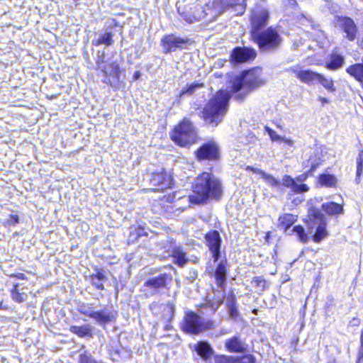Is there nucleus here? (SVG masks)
<instances>
[{
	"label": "nucleus",
	"instance_id": "nucleus-36",
	"mask_svg": "<svg viewBox=\"0 0 363 363\" xmlns=\"http://www.w3.org/2000/svg\"><path fill=\"white\" fill-rule=\"evenodd\" d=\"M11 296L16 302L22 303L25 301L27 296L25 293L19 292L17 285H15L14 288L11 290Z\"/></svg>",
	"mask_w": 363,
	"mask_h": 363
},
{
	"label": "nucleus",
	"instance_id": "nucleus-53",
	"mask_svg": "<svg viewBox=\"0 0 363 363\" xmlns=\"http://www.w3.org/2000/svg\"><path fill=\"white\" fill-rule=\"evenodd\" d=\"M7 307L4 305L3 300L0 299V309H6Z\"/></svg>",
	"mask_w": 363,
	"mask_h": 363
},
{
	"label": "nucleus",
	"instance_id": "nucleus-43",
	"mask_svg": "<svg viewBox=\"0 0 363 363\" xmlns=\"http://www.w3.org/2000/svg\"><path fill=\"white\" fill-rule=\"evenodd\" d=\"M91 284L98 289L103 290L104 289V286L103 284V281L101 280H98L96 279L91 278Z\"/></svg>",
	"mask_w": 363,
	"mask_h": 363
},
{
	"label": "nucleus",
	"instance_id": "nucleus-31",
	"mask_svg": "<svg viewBox=\"0 0 363 363\" xmlns=\"http://www.w3.org/2000/svg\"><path fill=\"white\" fill-rule=\"evenodd\" d=\"M112 43L113 39L111 33H106L100 35L96 40H94L92 41V44L95 46H99L103 44L108 46L112 45Z\"/></svg>",
	"mask_w": 363,
	"mask_h": 363
},
{
	"label": "nucleus",
	"instance_id": "nucleus-42",
	"mask_svg": "<svg viewBox=\"0 0 363 363\" xmlns=\"http://www.w3.org/2000/svg\"><path fill=\"white\" fill-rule=\"evenodd\" d=\"M252 284L256 286L261 288L262 290L265 286V281L262 277H255L252 279Z\"/></svg>",
	"mask_w": 363,
	"mask_h": 363
},
{
	"label": "nucleus",
	"instance_id": "nucleus-41",
	"mask_svg": "<svg viewBox=\"0 0 363 363\" xmlns=\"http://www.w3.org/2000/svg\"><path fill=\"white\" fill-rule=\"evenodd\" d=\"M152 181L155 184H162V186H167L169 184V180H167L162 174L155 175L153 177Z\"/></svg>",
	"mask_w": 363,
	"mask_h": 363
},
{
	"label": "nucleus",
	"instance_id": "nucleus-10",
	"mask_svg": "<svg viewBox=\"0 0 363 363\" xmlns=\"http://www.w3.org/2000/svg\"><path fill=\"white\" fill-rule=\"evenodd\" d=\"M172 280L170 274L163 273L149 278L144 283V286L150 290L152 295L158 294L161 289L167 287V281Z\"/></svg>",
	"mask_w": 363,
	"mask_h": 363
},
{
	"label": "nucleus",
	"instance_id": "nucleus-52",
	"mask_svg": "<svg viewBox=\"0 0 363 363\" xmlns=\"http://www.w3.org/2000/svg\"><path fill=\"white\" fill-rule=\"evenodd\" d=\"M306 177H304L303 175H301V176H298V177H296V180L298 181V182H302L305 179Z\"/></svg>",
	"mask_w": 363,
	"mask_h": 363
},
{
	"label": "nucleus",
	"instance_id": "nucleus-26",
	"mask_svg": "<svg viewBox=\"0 0 363 363\" xmlns=\"http://www.w3.org/2000/svg\"><path fill=\"white\" fill-rule=\"evenodd\" d=\"M69 330L80 337H92V328L89 325H84L81 326L72 325L70 327Z\"/></svg>",
	"mask_w": 363,
	"mask_h": 363
},
{
	"label": "nucleus",
	"instance_id": "nucleus-3",
	"mask_svg": "<svg viewBox=\"0 0 363 363\" xmlns=\"http://www.w3.org/2000/svg\"><path fill=\"white\" fill-rule=\"evenodd\" d=\"M230 99V94L228 91L217 92L203 108L204 121L212 126L218 125L227 113Z\"/></svg>",
	"mask_w": 363,
	"mask_h": 363
},
{
	"label": "nucleus",
	"instance_id": "nucleus-2",
	"mask_svg": "<svg viewBox=\"0 0 363 363\" xmlns=\"http://www.w3.org/2000/svg\"><path fill=\"white\" fill-rule=\"evenodd\" d=\"M262 69L256 67L244 71L236 76L232 82L231 91L235 99L242 101L253 90L264 84Z\"/></svg>",
	"mask_w": 363,
	"mask_h": 363
},
{
	"label": "nucleus",
	"instance_id": "nucleus-21",
	"mask_svg": "<svg viewBox=\"0 0 363 363\" xmlns=\"http://www.w3.org/2000/svg\"><path fill=\"white\" fill-rule=\"evenodd\" d=\"M346 72L353 77L357 81L363 82V60L360 63L349 66Z\"/></svg>",
	"mask_w": 363,
	"mask_h": 363
},
{
	"label": "nucleus",
	"instance_id": "nucleus-4",
	"mask_svg": "<svg viewBox=\"0 0 363 363\" xmlns=\"http://www.w3.org/2000/svg\"><path fill=\"white\" fill-rule=\"evenodd\" d=\"M263 52H273L279 50L282 43V38L279 31L273 27L260 31L250 36Z\"/></svg>",
	"mask_w": 363,
	"mask_h": 363
},
{
	"label": "nucleus",
	"instance_id": "nucleus-23",
	"mask_svg": "<svg viewBox=\"0 0 363 363\" xmlns=\"http://www.w3.org/2000/svg\"><path fill=\"white\" fill-rule=\"evenodd\" d=\"M318 76V73L311 70H300V72H297V78L301 82L308 84H313L316 82Z\"/></svg>",
	"mask_w": 363,
	"mask_h": 363
},
{
	"label": "nucleus",
	"instance_id": "nucleus-8",
	"mask_svg": "<svg viewBox=\"0 0 363 363\" xmlns=\"http://www.w3.org/2000/svg\"><path fill=\"white\" fill-rule=\"evenodd\" d=\"M214 323L206 320L194 312L187 313L182 323V329L189 334H199L203 330L213 328Z\"/></svg>",
	"mask_w": 363,
	"mask_h": 363
},
{
	"label": "nucleus",
	"instance_id": "nucleus-15",
	"mask_svg": "<svg viewBox=\"0 0 363 363\" xmlns=\"http://www.w3.org/2000/svg\"><path fill=\"white\" fill-rule=\"evenodd\" d=\"M340 26L346 33V37L350 40H354L356 38L357 29L354 21L348 17L340 19Z\"/></svg>",
	"mask_w": 363,
	"mask_h": 363
},
{
	"label": "nucleus",
	"instance_id": "nucleus-27",
	"mask_svg": "<svg viewBox=\"0 0 363 363\" xmlns=\"http://www.w3.org/2000/svg\"><path fill=\"white\" fill-rule=\"evenodd\" d=\"M172 257L174 259V263L179 267H184L189 261L186 257V253L181 247H175L172 251Z\"/></svg>",
	"mask_w": 363,
	"mask_h": 363
},
{
	"label": "nucleus",
	"instance_id": "nucleus-5",
	"mask_svg": "<svg viewBox=\"0 0 363 363\" xmlns=\"http://www.w3.org/2000/svg\"><path fill=\"white\" fill-rule=\"evenodd\" d=\"M172 140L181 147H187L195 143L198 140L196 127L187 118H184L177 125L172 135Z\"/></svg>",
	"mask_w": 363,
	"mask_h": 363
},
{
	"label": "nucleus",
	"instance_id": "nucleus-29",
	"mask_svg": "<svg viewBox=\"0 0 363 363\" xmlns=\"http://www.w3.org/2000/svg\"><path fill=\"white\" fill-rule=\"evenodd\" d=\"M316 82L320 84L326 90L330 92L333 93L336 91L333 80L331 78H327L323 75L318 74Z\"/></svg>",
	"mask_w": 363,
	"mask_h": 363
},
{
	"label": "nucleus",
	"instance_id": "nucleus-47",
	"mask_svg": "<svg viewBox=\"0 0 363 363\" xmlns=\"http://www.w3.org/2000/svg\"><path fill=\"white\" fill-rule=\"evenodd\" d=\"M281 142H284V143H286V145H288L289 146H292L294 145L293 140H291V139H289V138H284V137H283V140H281Z\"/></svg>",
	"mask_w": 363,
	"mask_h": 363
},
{
	"label": "nucleus",
	"instance_id": "nucleus-51",
	"mask_svg": "<svg viewBox=\"0 0 363 363\" xmlns=\"http://www.w3.org/2000/svg\"><path fill=\"white\" fill-rule=\"evenodd\" d=\"M319 100L322 102L323 104H327L328 102V100L324 97H320Z\"/></svg>",
	"mask_w": 363,
	"mask_h": 363
},
{
	"label": "nucleus",
	"instance_id": "nucleus-48",
	"mask_svg": "<svg viewBox=\"0 0 363 363\" xmlns=\"http://www.w3.org/2000/svg\"><path fill=\"white\" fill-rule=\"evenodd\" d=\"M285 2L291 6H296L297 5L296 0H285Z\"/></svg>",
	"mask_w": 363,
	"mask_h": 363
},
{
	"label": "nucleus",
	"instance_id": "nucleus-44",
	"mask_svg": "<svg viewBox=\"0 0 363 363\" xmlns=\"http://www.w3.org/2000/svg\"><path fill=\"white\" fill-rule=\"evenodd\" d=\"M363 171V164H357V175L355 181L357 184H359L360 182V176Z\"/></svg>",
	"mask_w": 363,
	"mask_h": 363
},
{
	"label": "nucleus",
	"instance_id": "nucleus-56",
	"mask_svg": "<svg viewBox=\"0 0 363 363\" xmlns=\"http://www.w3.org/2000/svg\"><path fill=\"white\" fill-rule=\"evenodd\" d=\"M362 47L363 48V38H362Z\"/></svg>",
	"mask_w": 363,
	"mask_h": 363
},
{
	"label": "nucleus",
	"instance_id": "nucleus-39",
	"mask_svg": "<svg viewBox=\"0 0 363 363\" xmlns=\"http://www.w3.org/2000/svg\"><path fill=\"white\" fill-rule=\"evenodd\" d=\"M265 130H266V132L267 133V134L269 135L270 139L272 141L281 142V140H283V137L282 136H281L279 134H277L276 131H274V130H272L269 127L266 126L265 127Z\"/></svg>",
	"mask_w": 363,
	"mask_h": 363
},
{
	"label": "nucleus",
	"instance_id": "nucleus-40",
	"mask_svg": "<svg viewBox=\"0 0 363 363\" xmlns=\"http://www.w3.org/2000/svg\"><path fill=\"white\" fill-rule=\"evenodd\" d=\"M206 15H207V13H205V14H203V15H199V16L191 15V14H188V13H182L184 19L190 23H194L196 21H199V19H201L202 18H204Z\"/></svg>",
	"mask_w": 363,
	"mask_h": 363
},
{
	"label": "nucleus",
	"instance_id": "nucleus-17",
	"mask_svg": "<svg viewBox=\"0 0 363 363\" xmlns=\"http://www.w3.org/2000/svg\"><path fill=\"white\" fill-rule=\"evenodd\" d=\"M226 349L231 352H244L245 351V344L238 337L234 336L225 342Z\"/></svg>",
	"mask_w": 363,
	"mask_h": 363
},
{
	"label": "nucleus",
	"instance_id": "nucleus-28",
	"mask_svg": "<svg viewBox=\"0 0 363 363\" xmlns=\"http://www.w3.org/2000/svg\"><path fill=\"white\" fill-rule=\"evenodd\" d=\"M196 350L199 355L206 359L211 357L213 353V349L206 342H200L197 344Z\"/></svg>",
	"mask_w": 363,
	"mask_h": 363
},
{
	"label": "nucleus",
	"instance_id": "nucleus-22",
	"mask_svg": "<svg viewBox=\"0 0 363 363\" xmlns=\"http://www.w3.org/2000/svg\"><path fill=\"white\" fill-rule=\"evenodd\" d=\"M297 216L291 213H284L279 218V226L284 228L286 233L289 228L296 221Z\"/></svg>",
	"mask_w": 363,
	"mask_h": 363
},
{
	"label": "nucleus",
	"instance_id": "nucleus-14",
	"mask_svg": "<svg viewBox=\"0 0 363 363\" xmlns=\"http://www.w3.org/2000/svg\"><path fill=\"white\" fill-rule=\"evenodd\" d=\"M255 50L252 48H249L247 47H237L233 50L230 55L232 61L238 63L247 62L248 60L255 59Z\"/></svg>",
	"mask_w": 363,
	"mask_h": 363
},
{
	"label": "nucleus",
	"instance_id": "nucleus-34",
	"mask_svg": "<svg viewBox=\"0 0 363 363\" xmlns=\"http://www.w3.org/2000/svg\"><path fill=\"white\" fill-rule=\"evenodd\" d=\"M227 306L230 315L232 318H236L238 315V311L235 306V298L234 295L230 296L227 299Z\"/></svg>",
	"mask_w": 363,
	"mask_h": 363
},
{
	"label": "nucleus",
	"instance_id": "nucleus-35",
	"mask_svg": "<svg viewBox=\"0 0 363 363\" xmlns=\"http://www.w3.org/2000/svg\"><path fill=\"white\" fill-rule=\"evenodd\" d=\"M291 232H294L296 234L297 237L298 238V240L301 242L306 243L308 241V237L306 233L304 228L301 225L294 226L292 228Z\"/></svg>",
	"mask_w": 363,
	"mask_h": 363
},
{
	"label": "nucleus",
	"instance_id": "nucleus-55",
	"mask_svg": "<svg viewBox=\"0 0 363 363\" xmlns=\"http://www.w3.org/2000/svg\"><path fill=\"white\" fill-rule=\"evenodd\" d=\"M172 315L174 314V307L172 306Z\"/></svg>",
	"mask_w": 363,
	"mask_h": 363
},
{
	"label": "nucleus",
	"instance_id": "nucleus-33",
	"mask_svg": "<svg viewBox=\"0 0 363 363\" xmlns=\"http://www.w3.org/2000/svg\"><path fill=\"white\" fill-rule=\"evenodd\" d=\"M79 363H104L95 359L88 351L85 350L79 356Z\"/></svg>",
	"mask_w": 363,
	"mask_h": 363
},
{
	"label": "nucleus",
	"instance_id": "nucleus-46",
	"mask_svg": "<svg viewBox=\"0 0 363 363\" xmlns=\"http://www.w3.org/2000/svg\"><path fill=\"white\" fill-rule=\"evenodd\" d=\"M357 164H363V150L360 151L357 159Z\"/></svg>",
	"mask_w": 363,
	"mask_h": 363
},
{
	"label": "nucleus",
	"instance_id": "nucleus-24",
	"mask_svg": "<svg viewBox=\"0 0 363 363\" xmlns=\"http://www.w3.org/2000/svg\"><path fill=\"white\" fill-rule=\"evenodd\" d=\"M322 209L328 215L335 216L343 213V206L335 202L324 203Z\"/></svg>",
	"mask_w": 363,
	"mask_h": 363
},
{
	"label": "nucleus",
	"instance_id": "nucleus-20",
	"mask_svg": "<svg viewBox=\"0 0 363 363\" xmlns=\"http://www.w3.org/2000/svg\"><path fill=\"white\" fill-rule=\"evenodd\" d=\"M247 169H250L253 173L259 174L262 179H263L265 181V182L271 186L279 188L281 185V182L277 179H276L272 175L266 173L262 169L252 167H247Z\"/></svg>",
	"mask_w": 363,
	"mask_h": 363
},
{
	"label": "nucleus",
	"instance_id": "nucleus-50",
	"mask_svg": "<svg viewBox=\"0 0 363 363\" xmlns=\"http://www.w3.org/2000/svg\"><path fill=\"white\" fill-rule=\"evenodd\" d=\"M141 74L139 71H136L133 75L134 79H138L140 77Z\"/></svg>",
	"mask_w": 363,
	"mask_h": 363
},
{
	"label": "nucleus",
	"instance_id": "nucleus-11",
	"mask_svg": "<svg viewBox=\"0 0 363 363\" xmlns=\"http://www.w3.org/2000/svg\"><path fill=\"white\" fill-rule=\"evenodd\" d=\"M188 39L176 36L174 34L164 35L161 40V46L164 53L175 52L182 48L183 45L187 43Z\"/></svg>",
	"mask_w": 363,
	"mask_h": 363
},
{
	"label": "nucleus",
	"instance_id": "nucleus-38",
	"mask_svg": "<svg viewBox=\"0 0 363 363\" xmlns=\"http://www.w3.org/2000/svg\"><path fill=\"white\" fill-rule=\"evenodd\" d=\"M96 69L101 70V68H103L104 63L105 62V51L104 50H99L96 53Z\"/></svg>",
	"mask_w": 363,
	"mask_h": 363
},
{
	"label": "nucleus",
	"instance_id": "nucleus-7",
	"mask_svg": "<svg viewBox=\"0 0 363 363\" xmlns=\"http://www.w3.org/2000/svg\"><path fill=\"white\" fill-rule=\"evenodd\" d=\"M309 215L311 217L308 223V233L313 234V240L315 242H320L328 236L325 218L320 211L316 208H311Z\"/></svg>",
	"mask_w": 363,
	"mask_h": 363
},
{
	"label": "nucleus",
	"instance_id": "nucleus-13",
	"mask_svg": "<svg viewBox=\"0 0 363 363\" xmlns=\"http://www.w3.org/2000/svg\"><path fill=\"white\" fill-rule=\"evenodd\" d=\"M218 157L219 149L218 145L213 142H209L203 144L196 151V157L199 160H213L218 159Z\"/></svg>",
	"mask_w": 363,
	"mask_h": 363
},
{
	"label": "nucleus",
	"instance_id": "nucleus-9",
	"mask_svg": "<svg viewBox=\"0 0 363 363\" xmlns=\"http://www.w3.org/2000/svg\"><path fill=\"white\" fill-rule=\"evenodd\" d=\"M269 18V13L268 10L262 6H256L251 13L250 16V36L255 33H257L264 30L268 23Z\"/></svg>",
	"mask_w": 363,
	"mask_h": 363
},
{
	"label": "nucleus",
	"instance_id": "nucleus-54",
	"mask_svg": "<svg viewBox=\"0 0 363 363\" xmlns=\"http://www.w3.org/2000/svg\"><path fill=\"white\" fill-rule=\"evenodd\" d=\"M17 277L18 279H26V277H25V274H19Z\"/></svg>",
	"mask_w": 363,
	"mask_h": 363
},
{
	"label": "nucleus",
	"instance_id": "nucleus-37",
	"mask_svg": "<svg viewBox=\"0 0 363 363\" xmlns=\"http://www.w3.org/2000/svg\"><path fill=\"white\" fill-rule=\"evenodd\" d=\"M203 85L199 83H193L189 85H187L186 87L183 88L181 91V95L184 94H192L196 89L202 87Z\"/></svg>",
	"mask_w": 363,
	"mask_h": 363
},
{
	"label": "nucleus",
	"instance_id": "nucleus-49",
	"mask_svg": "<svg viewBox=\"0 0 363 363\" xmlns=\"http://www.w3.org/2000/svg\"><path fill=\"white\" fill-rule=\"evenodd\" d=\"M287 70L289 72H291L294 73L296 77H297V72H300V71L298 70V69L296 67H290Z\"/></svg>",
	"mask_w": 363,
	"mask_h": 363
},
{
	"label": "nucleus",
	"instance_id": "nucleus-16",
	"mask_svg": "<svg viewBox=\"0 0 363 363\" xmlns=\"http://www.w3.org/2000/svg\"><path fill=\"white\" fill-rule=\"evenodd\" d=\"M281 184L287 188H290L295 194L304 193L309 189L306 184L296 183V180L289 175L284 176Z\"/></svg>",
	"mask_w": 363,
	"mask_h": 363
},
{
	"label": "nucleus",
	"instance_id": "nucleus-6",
	"mask_svg": "<svg viewBox=\"0 0 363 363\" xmlns=\"http://www.w3.org/2000/svg\"><path fill=\"white\" fill-rule=\"evenodd\" d=\"M77 309L81 314L93 318L101 325H105L115 321L117 317L116 311L111 308H104L100 311H94L93 305L88 303H79Z\"/></svg>",
	"mask_w": 363,
	"mask_h": 363
},
{
	"label": "nucleus",
	"instance_id": "nucleus-1",
	"mask_svg": "<svg viewBox=\"0 0 363 363\" xmlns=\"http://www.w3.org/2000/svg\"><path fill=\"white\" fill-rule=\"evenodd\" d=\"M193 189L194 194L189 196L188 199L194 204L203 203L209 197L218 199L222 193L220 181L208 172L196 178Z\"/></svg>",
	"mask_w": 363,
	"mask_h": 363
},
{
	"label": "nucleus",
	"instance_id": "nucleus-45",
	"mask_svg": "<svg viewBox=\"0 0 363 363\" xmlns=\"http://www.w3.org/2000/svg\"><path fill=\"white\" fill-rule=\"evenodd\" d=\"M91 278L101 280L102 281H104L106 279V276L101 272H97L96 274L91 275Z\"/></svg>",
	"mask_w": 363,
	"mask_h": 363
},
{
	"label": "nucleus",
	"instance_id": "nucleus-25",
	"mask_svg": "<svg viewBox=\"0 0 363 363\" xmlns=\"http://www.w3.org/2000/svg\"><path fill=\"white\" fill-rule=\"evenodd\" d=\"M106 76H111L113 78L118 79L120 68L119 65L116 62H109L104 65L101 70Z\"/></svg>",
	"mask_w": 363,
	"mask_h": 363
},
{
	"label": "nucleus",
	"instance_id": "nucleus-12",
	"mask_svg": "<svg viewBox=\"0 0 363 363\" xmlns=\"http://www.w3.org/2000/svg\"><path fill=\"white\" fill-rule=\"evenodd\" d=\"M205 238L214 262H218L220 257L221 245V238L219 233L216 230L209 232L206 235Z\"/></svg>",
	"mask_w": 363,
	"mask_h": 363
},
{
	"label": "nucleus",
	"instance_id": "nucleus-30",
	"mask_svg": "<svg viewBox=\"0 0 363 363\" xmlns=\"http://www.w3.org/2000/svg\"><path fill=\"white\" fill-rule=\"evenodd\" d=\"M344 63V57L334 53L331 55L330 61L326 65L329 69H337L340 68Z\"/></svg>",
	"mask_w": 363,
	"mask_h": 363
},
{
	"label": "nucleus",
	"instance_id": "nucleus-19",
	"mask_svg": "<svg viewBox=\"0 0 363 363\" xmlns=\"http://www.w3.org/2000/svg\"><path fill=\"white\" fill-rule=\"evenodd\" d=\"M226 264L227 260L225 259L220 260L215 271V277L216 279V283L219 287H223L226 281Z\"/></svg>",
	"mask_w": 363,
	"mask_h": 363
},
{
	"label": "nucleus",
	"instance_id": "nucleus-18",
	"mask_svg": "<svg viewBox=\"0 0 363 363\" xmlns=\"http://www.w3.org/2000/svg\"><path fill=\"white\" fill-rule=\"evenodd\" d=\"M215 363H255V359L251 355L242 358L218 355L215 357Z\"/></svg>",
	"mask_w": 363,
	"mask_h": 363
},
{
	"label": "nucleus",
	"instance_id": "nucleus-32",
	"mask_svg": "<svg viewBox=\"0 0 363 363\" xmlns=\"http://www.w3.org/2000/svg\"><path fill=\"white\" fill-rule=\"evenodd\" d=\"M319 182L325 186H333L337 182V179L333 175L324 174L319 176Z\"/></svg>",
	"mask_w": 363,
	"mask_h": 363
}]
</instances>
